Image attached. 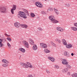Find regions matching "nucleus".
Wrapping results in <instances>:
<instances>
[{
  "label": "nucleus",
  "mask_w": 77,
  "mask_h": 77,
  "mask_svg": "<svg viewBox=\"0 0 77 77\" xmlns=\"http://www.w3.org/2000/svg\"><path fill=\"white\" fill-rule=\"evenodd\" d=\"M20 57H21V56H20Z\"/></svg>",
  "instance_id": "13d9d810"
},
{
  "label": "nucleus",
  "mask_w": 77,
  "mask_h": 77,
  "mask_svg": "<svg viewBox=\"0 0 77 77\" xmlns=\"http://www.w3.org/2000/svg\"><path fill=\"white\" fill-rule=\"evenodd\" d=\"M68 71V69L66 67L64 68L62 70V72L63 73H66V72H67Z\"/></svg>",
  "instance_id": "9b49d317"
},
{
  "label": "nucleus",
  "mask_w": 77,
  "mask_h": 77,
  "mask_svg": "<svg viewBox=\"0 0 77 77\" xmlns=\"http://www.w3.org/2000/svg\"><path fill=\"white\" fill-rule=\"evenodd\" d=\"M0 12L3 14H6L8 12L7 8L5 6H2L0 7Z\"/></svg>",
  "instance_id": "7ed1b4c3"
},
{
  "label": "nucleus",
  "mask_w": 77,
  "mask_h": 77,
  "mask_svg": "<svg viewBox=\"0 0 77 77\" xmlns=\"http://www.w3.org/2000/svg\"><path fill=\"white\" fill-rule=\"evenodd\" d=\"M7 36H8V37H10V36H11V35H7Z\"/></svg>",
  "instance_id": "864d4df0"
},
{
  "label": "nucleus",
  "mask_w": 77,
  "mask_h": 77,
  "mask_svg": "<svg viewBox=\"0 0 77 77\" xmlns=\"http://www.w3.org/2000/svg\"><path fill=\"white\" fill-rule=\"evenodd\" d=\"M27 77H33V76L32 75H29Z\"/></svg>",
  "instance_id": "49530a36"
},
{
  "label": "nucleus",
  "mask_w": 77,
  "mask_h": 77,
  "mask_svg": "<svg viewBox=\"0 0 77 77\" xmlns=\"http://www.w3.org/2000/svg\"><path fill=\"white\" fill-rule=\"evenodd\" d=\"M65 56H66V57H70V55H69V53L67 54Z\"/></svg>",
  "instance_id": "f704fd0d"
},
{
  "label": "nucleus",
  "mask_w": 77,
  "mask_h": 77,
  "mask_svg": "<svg viewBox=\"0 0 77 77\" xmlns=\"http://www.w3.org/2000/svg\"><path fill=\"white\" fill-rule=\"evenodd\" d=\"M72 77H77V74L76 73L72 75Z\"/></svg>",
  "instance_id": "cd10ccee"
},
{
  "label": "nucleus",
  "mask_w": 77,
  "mask_h": 77,
  "mask_svg": "<svg viewBox=\"0 0 77 77\" xmlns=\"http://www.w3.org/2000/svg\"><path fill=\"white\" fill-rule=\"evenodd\" d=\"M64 30H65V29H63V28H61L60 31V32H63V31Z\"/></svg>",
  "instance_id": "79ce46f5"
},
{
  "label": "nucleus",
  "mask_w": 77,
  "mask_h": 77,
  "mask_svg": "<svg viewBox=\"0 0 77 77\" xmlns=\"http://www.w3.org/2000/svg\"><path fill=\"white\" fill-rule=\"evenodd\" d=\"M31 17H32V18H33V17H35V15L34 13H31Z\"/></svg>",
  "instance_id": "a878e982"
},
{
  "label": "nucleus",
  "mask_w": 77,
  "mask_h": 77,
  "mask_svg": "<svg viewBox=\"0 0 77 77\" xmlns=\"http://www.w3.org/2000/svg\"><path fill=\"white\" fill-rule=\"evenodd\" d=\"M18 17L19 18H23L24 19H26L27 18V16L26 15V13L23 11H20L19 12L18 14Z\"/></svg>",
  "instance_id": "f257e3e1"
},
{
  "label": "nucleus",
  "mask_w": 77,
  "mask_h": 77,
  "mask_svg": "<svg viewBox=\"0 0 77 77\" xmlns=\"http://www.w3.org/2000/svg\"><path fill=\"white\" fill-rule=\"evenodd\" d=\"M66 47L67 48H72V46L71 44H68L66 45Z\"/></svg>",
  "instance_id": "412c9836"
},
{
  "label": "nucleus",
  "mask_w": 77,
  "mask_h": 77,
  "mask_svg": "<svg viewBox=\"0 0 77 77\" xmlns=\"http://www.w3.org/2000/svg\"><path fill=\"white\" fill-rule=\"evenodd\" d=\"M44 51L45 53H49L51 52L50 50H49L47 49H45L44 50Z\"/></svg>",
  "instance_id": "dca6fc26"
},
{
  "label": "nucleus",
  "mask_w": 77,
  "mask_h": 77,
  "mask_svg": "<svg viewBox=\"0 0 77 77\" xmlns=\"http://www.w3.org/2000/svg\"><path fill=\"white\" fill-rule=\"evenodd\" d=\"M70 74H71V73L70 72H68L67 74H68L69 75H70Z\"/></svg>",
  "instance_id": "09e8293b"
},
{
  "label": "nucleus",
  "mask_w": 77,
  "mask_h": 77,
  "mask_svg": "<svg viewBox=\"0 0 77 77\" xmlns=\"http://www.w3.org/2000/svg\"><path fill=\"white\" fill-rule=\"evenodd\" d=\"M55 41H56V42H58L59 44H60V43H61V41H60V40L57 38L56 39H55Z\"/></svg>",
  "instance_id": "bb28decb"
},
{
  "label": "nucleus",
  "mask_w": 77,
  "mask_h": 77,
  "mask_svg": "<svg viewBox=\"0 0 77 77\" xmlns=\"http://www.w3.org/2000/svg\"><path fill=\"white\" fill-rule=\"evenodd\" d=\"M38 7L39 8H42L43 7V5L42 4H40L38 6Z\"/></svg>",
  "instance_id": "2f4dec72"
},
{
  "label": "nucleus",
  "mask_w": 77,
  "mask_h": 77,
  "mask_svg": "<svg viewBox=\"0 0 77 77\" xmlns=\"http://www.w3.org/2000/svg\"><path fill=\"white\" fill-rule=\"evenodd\" d=\"M14 10H13V9H11V12L12 14H14Z\"/></svg>",
  "instance_id": "4c0bfd02"
},
{
  "label": "nucleus",
  "mask_w": 77,
  "mask_h": 77,
  "mask_svg": "<svg viewBox=\"0 0 77 77\" xmlns=\"http://www.w3.org/2000/svg\"><path fill=\"white\" fill-rule=\"evenodd\" d=\"M66 6H67V7H69L70 6V5L69 4H66Z\"/></svg>",
  "instance_id": "de8ad7c7"
},
{
  "label": "nucleus",
  "mask_w": 77,
  "mask_h": 77,
  "mask_svg": "<svg viewBox=\"0 0 77 77\" xmlns=\"http://www.w3.org/2000/svg\"><path fill=\"white\" fill-rule=\"evenodd\" d=\"M5 35H7V36H8V34H6Z\"/></svg>",
  "instance_id": "5fc2aeb1"
},
{
  "label": "nucleus",
  "mask_w": 77,
  "mask_h": 77,
  "mask_svg": "<svg viewBox=\"0 0 77 77\" xmlns=\"http://www.w3.org/2000/svg\"><path fill=\"white\" fill-rule=\"evenodd\" d=\"M66 65V68H68V69H71V66L68 64Z\"/></svg>",
  "instance_id": "b1692460"
},
{
  "label": "nucleus",
  "mask_w": 77,
  "mask_h": 77,
  "mask_svg": "<svg viewBox=\"0 0 77 77\" xmlns=\"http://www.w3.org/2000/svg\"><path fill=\"white\" fill-rule=\"evenodd\" d=\"M0 37H1V35L0 34Z\"/></svg>",
  "instance_id": "6e6d98bb"
},
{
  "label": "nucleus",
  "mask_w": 77,
  "mask_h": 77,
  "mask_svg": "<svg viewBox=\"0 0 77 77\" xmlns=\"http://www.w3.org/2000/svg\"><path fill=\"white\" fill-rule=\"evenodd\" d=\"M2 62L5 63H9V61L5 59H4L2 60Z\"/></svg>",
  "instance_id": "f3484780"
},
{
  "label": "nucleus",
  "mask_w": 77,
  "mask_h": 77,
  "mask_svg": "<svg viewBox=\"0 0 77 77\" xmlns=\"http://www.w3.org/2000/svg\"><path fill=\"white\" fill-rule=\"evenodd\" d=\"M48 59L50 60H51L53 62H54V60H55V59H54V58L53 57H48Z\"/></svg>",
  "instance_id": "f8f14e48"
},
{
  "label": "nucleus",
  "mask_w": 77,
  "mask_h": 77,
  "mask_svg": "<svg viewBox=\"0 0 77 77\" xmlns=\"http://www.w3.org/2000/svg\"><path fill=\"white\" fill-rule=\"evenodd\" d=\"M3 42L2 39H0V43H2Z\"/></svg>",
  "instance_id": "8fccbe9b"
},
{
  "label": "nucleus",
  "mask_w": 77,
  "mask_h": 77,
  "mask_svg": "<svg viewBox=\"0 0 77 77\" xmlns=\"http://www.w3.org/2000/svg\"><path fill=\"white\" fill-rule=\"evenodd\" d=\"M52 45H53V46H54V47H56V45H55V44H54V43H52Z\"/></svg>",
  "instance_id": "c03bdc74"
},
{
  "label": "nucleus",
  "mask_w": 77,
  "mask_h": 77,
  "mask_svg": "<svg viewBox=\"0 0 77 77\" xmlns=\"http://www.w3.org/2000/svg\"><path fill=\"white\" fill-rule=\"evenodd\" d=\"M62 42L64 45H66L67 43H66V41L65 39H63L62 40Z\"/></svg>",
  "instance_id": "aec40b11"
},
{
  "label": "nucleus",
  "mask_w": 77,
  "mask_h": 77,
  "mask_svg": "<svg viewBox=\"0 0 77 77\" xmlns=\"http://www.w3.org/2000/svg\"><path fill=\"white\" fill-rule=\"evenodd\" d=\"M62 63L63 65H68V62H67V60L66 59H64L62 61Z\"/></svg>",
  "instance_id": "1a4fd4ad"
},
{
  "label": "nucleus",
  "mask_w": 77,
  "mask_h": 77,
  "mask_svg": "<svg viewBox=\"0 0 77 77\" xmlns=\"http://www.w3.org/2000/svg\"><path fill=\"white\" fill-rule=\"evenodd\" d=\"M74 25L75 27H77V23H74Z\"/></svg>",
  "instance_id": "a18cd8bd"
},
{
  "label": "nucleus",
  "mask_w": 77,
  "mask_h": 77,
  "mask_svg": "<svg viewBox=\"0 0 77 77\" xmlns=\"http://www.w3.org/2000/svg\"><path fill=\"white\" fill-rule=\"evenodd\" d=\"M19 59H21V58H19Z\"/></svg>",
  "instance_id": "4d7b16f0"
},
{
  "label": "nucleus",
  "mask_w": 77,
  "mask_h": 77,
  "mask_svg": "<svg viewBox=\"0 0 77 77\" xmlns=\"http://www.w3.org/2000/svg\"><path fill=\"white\" fill-rule=\"evenodd\" d=\"M26 66L27 67H26V68H28L29 67L30 68H32V65H31V64L29 62L27 63Z\"/></svg>",
  "instance_id": "9d476101"
},
{
  "label": "nucleus",
  "mask_w": 77,
  "mask_h": 77,
  "mask_svg": "<svg viewBox=\"0 0 77 77\" xmlns=\"http://www.w3.org/2000/svg\"><path fill=\"white\" fill-rule=\"evenodd\" d=\"M32 49L34 51H36V50L38 49V47H37V46H36V45H34L32 47Z\"/></svg>",
  "instance_id": "ddd939ff"
},
{
  "label": "nucleus",
  "mask_w": 77,
  "mask_h": 77,
  "mask_svg": "<svg viewBox=\"0 0 77 77\" xmlns=\"http://www.w3.org/2000/svg\"><path fill=\"white\" fill-rule=\"evenodd\" d=\"M55 68H57V69H58L59 68V66H57V65H55Z\"/></svg>",
  "instance_id": "37998d69"
},
{
  "label": "nucleus",
  "mask_w": 77,
  "mask_h": 77,
  "mask_svg": "<svg viewBox=\"0 0 77 77\" xmlns=\"http://www.w3.org/2000/svg\"><path fill=\"white\" fill-rule=\"evenodd\" d=\"M3 47V44L2 43H0V47Z\"/></svg>",
  "instance_id": "e433bc0d"
},
{
  "label": "nucleus",
  "mask_w": 77,
  "mask_h": 77,
  "mask_svg": "<svg viewBox=\"0 0 77 77\" xmlns=\"http://www.w3.org/2000/svg\"><path fill=\"white\" fill-rule=\"evenodd\" d=\"M42 14H46V13H45V11H43L41 12Z\"/></svg>",
  "instance_id": "a19ab883"
},
{
  "label": "nucleus",
  "mask_w": 77,
  "mask_h": 77,
  "mask_svg": "<svg viewBox=\"0 0 77 77\" xmlns=\"http://www.w3.org/2000/svg\"><path fill=\"white\" fill-rule=\"evenodd\" d=\"M71 29L73 31H77V28L76 27H71Z\"/></svg>",
  "instance_id": "4be33fe9"
},
{
  "label": "nucleus",
  "mask_w": 77,
  "mask_h": 77,
  "mask_svg": "<svg viewBox=\"0 0 77 77\" xmlns=\"http://www.w3.org/2000/svg\"><path fill=\"white\" fill-rule=\"evenodd\" d=\"M61 29V28L60 27H57V30H58L59 31H60Z\"/></svg>",
  "instance_id": "72a5a7b5"
},
{
  "label": "nucleus",
  "mask_w": 77,
  "mask_h": 77,
  "mask_svg": "<svg viewBox=\"0 0 77 77\" xmlns=\"http://www.w3.org/2000/svg\"><path fill=\"white\" fill-rule=\"evenodd\" d=\"M14 26L17 28H19L20 26H21V24L20 23L16 22L14 23Z\"/></svg>",
  "instance_id": "0eeeda50"
},
{
  "label": "nucleus",
  "mask_w": 77,
  "mask_h": 77,
  "mask_svg": "<svg viewBox=\"0 0 77 77\" xmlns=\"http://www.w3.org/2000/svg\"><path fill=\"white\" fill-rule=\"evenodd\" d=\"M71 55L72 56H74V54H73V53H72L71 54Z\"/></svg>",
  "instance_id": "603ef678"
},
{
  "label": "nucleus",
  "mask_w": 77,
  "mask_h": 77,
  "mask_svg": "<svg viewBox=\"0 0 77 77\" xmlns=\"http://www.w3.org/2000/svg\"><path fill=\"white\" fill-rule=\"evenodd\" d=\"M20 64L21 66H22L23 68H27V64L23 63H22V62L20 63Z\"/></svg>",
  "instance_id": "423d86ee"
},
{
  "label": "nucleus",
  "mask_w": 77,
  "mask_h": 77,
  "mask_svg": "<svg viewBox=\"0 0 77 77\" xmlns=\"http://www.w3.org/2000/svg\"><path fill=\"white\" fill-rule=\"evenodd\" d=\"M55 12L57 15H59V10L57 9L54 8Z\"/></svg>",
  "instance_id": "2eb2a0df"
},
{
  "label": "nucleus",
  "mask_w": 77,
  "mask_h": 77,
  "mask_svg": "<svg viewBox=\"0 0 77 77\" xmlns=\"http://www.w3.org/2000/svg\"><path fill=\"white\" fill-rule=\"evenodd\" d=\"M69 53L67 51H65L64 53V56H65L67 54H68Z\"/></svg>",
  "instance_id": "ea45409f"
},
{
  "label": "nucleus",
  "mask_w": 77,
  "mask_h": 77,
  "mask_svg": "<svg viewBox=\"0 0 77 77\" xmlns=\"http://www.w3.org/2000/svg\"><path fill=\"white\" fill-rule=\"evenodd\" d=\"M16 8H17V5H14L13 8L12 9L15 11V10L16 9Z\"/></svg>",
  "instance_id": "393cba45"
},
{
  "label": "nucleus",
  "mask_w": 77,
  "mask_h": 77,
  "mask_svg": "<svg viewBox=\"0 0 77 77\" xmlns=\"http://www.w3.org/2000/svg\"><path fill=\"white\" fill-rule=\"evenodd\" d=\"M8 65H9V63H4L2 65V66L4 67V68H6V67H8Z\"/></svg>",
  "instance_id": "a211bd4d"
},
{
  "label": "nucleus",
  "mask_w": 77,
  "mask_h": 77,
  "mask_svg": "<svg viewBox=\"0 0 77 77\" xmlns=\"http://www.w3.org/2000/svg\"><path fill=\"white\" fill-rule=\"evenodd\" d=\"M46 70L47 73L48 74H50V71H49V70L46 69Z\"/></svg>",
  "instance_id": "c9c22d12"
},
{
  "label": "nucleus",
  "mask_w": 77,
  "mask_h": 77,
  "mask_svg": "<svg viewBox=\"0 0 77 77\" xmlns=\"http://www.w3.org/2000/svg\"><path fill=\"white\" fill-rule=\"evenodd\" d=\"M35 4L36 6H37V7H38V6L40 4V3L39 2H37L35 3Z\"/></svg>",
  "instance_id": "c85d7f7f"
},
{
  "label": "nucleus",
  "mask_w": 77,
  "mask_h": 77,
  "mask_svg": "<svg viewBox=\"0 0 77 77\" xmlns=\"http://www.w3.org/2000/svg\"><path fill=\"white\" fill-rule=\"evenodd\" d=\"M49 10L50 11H53V9H52V8H51V9H49Z\"/></svg>",
  "instance_id": "3c124183"
},
{
  "label": "nucleus",
  "mask_w": 77,
  "mask_h": 77,
  "mask_svg": "<svg viewBox=\"0 0 77 77\" xmlns=\"http://www.w3.org/2000/svg\"><path fill=\"white\" fill-rule=\"evenodd\" d=\"M2 40V41L3 43H4V42H6V38H3Z\"/></svg>",
  "instance_id": "c756f323"
},
{
  "label": "nucleus",
  "mask_w": 77,
  "mask_h": 77,
  "mask_svg": "<svg viewBox=\"0 0 77 77\" xmlns=\"http://www.w3.org/2000/svg\"><path fill=\"white\" fill-rule=\"evenodd\" d=\"M20 26H21L22 27L24 28L25 29H27V27H28V26L25 24H20Z\"/></svg>",
  "instance_id": "4468645a"
},
{
  "label": "nucleus",
  "mask_w": 77,
  "mask_h": 77,
  "mask_svg": "<svg viewBox=\"0 0 77 77\" xmlns=\"http://www.w3.org/2000/svg\"><path fill=\"white\" fill-rule=\"evenodd\" d=\"M38 30H39V31H42V28H41L40 27H39L38 28Z\"/></svg>",
  "instance_id": "473e14b6"
},
{
  "label": "nucleus",
  "mask_w": 77,
  "mask_h": 77,
  "mask_svg": "<svg viewBox=\"0 0 77 77\" xmlns=\"http://www.w3.org/2000/svg\"><path fill=\"white\" fill-rule=\"evenodd\" d=\"M7 44H8V47H9V48H11V45H10V44H9V43L8 42L7 43Z\"/></svg>",
  "instance_id": "58836bf2"
},
{
  "label": "nucleus",
  "mask_w": 77,
  "mask_h": 77,
  "mask_svg": "<svg viewBox=\"0 0 77 77\" xmlns=\"http://www.w3.org/2000/svg\"><path fill=\"white\" fill-rule=\"evenodd\" d=\"M7 39L8 40V41L9 42H11V38L8 37V38H7Z\"/></svg>",
  "instance_id": "7c9ffc66"
},
{
  "label": "nucleus",
  "mask_w": 77,
  "mask_h": 77,
  "mask_svg": "<svg viewBox=\"0 0 77 77\" xmlns=\"http://www.w3.org/2000/svg\"><path fill=\"white\" fill-rule=\"evenodd\" d=\"M19 50L20 51H21L22 52V53H25L26 51V50H25V49L23 48H20L19 49Z\"/></svg>",
  "instance_id": "6ab92c4d"
},
{
  "label": "nucleus",
  "mask_w": 77,
  "mask_h": 77,
  "mask_svg": "<svg viewBox=\"0 0 77 77\" xmlns=\"http://www.w3.org/2000/svg\"><path fill=\"white\" fill-rule=\"evenodd\" d=\"M40 45L41 47L43 48H47V45L44 43H40Z\"/></svg>",
  "instance_id": "39448f33"
},
{
  "label": "nucleus",
  "mask_w": 77,
  "mask_h": 77,
  "mask_svg": "<svg viewBox=\"0 0 77 77\" xmlns=\"http://www.w3.org/2000/svg\"><path fill=\"white\" fill-rule=\"evenodd\" d=\"M28 41L29 42V44H30L31 45H34V42L32 39L29 38L28 39Z\"/></svg>",
  "instance_id": "6e6552de"
},
{
  "label": "nucleus",
  "mask_w": 77,
  "mask_h": 77,
  "mask_svg": "<svg viewBox=\"0 0 77 77\" xmlns=\"http://www.w3.org/2000/svg\"><path fill=\"white\" fill-rule=\"evenodd\" d=\"M49 19L51 20V23H54V24H57L59 23V21L56 19L53 16H50L49 17Z\"/></svg>",
  "instance_id": "f03ea898"
},
{
  "label": "nucleus",
  "mask_w": 77,
  "mask_h": 77,
  "mask_svg": "<svg viewBox=\"0 0 77 77\" xmlns=\"http://www.w3.org/2000/svg\"><path fill=\"white\" fill-rule=\"evenodd\" d=\"M23 11H24L25 13H26V15H28V16H29V14L28 13V11H27V10L25 9H24L23 10Z\"/></svg>",
  "instance_id": "5701e85b"
},
{
  "label": "nucleus",
  "mask_w": 77,
  "mask_h": 77,
  "mask_svg": "<svg viewBox=\"0 0 77 77\" xmlns=\"http://www.w3.org/2000/svg\"><path fill=\"white\" fill-rule=\"evenodd\" d=\"M23 44L25 45V47H26V48H29V43L27 42H26L25 40H24L23 41Z\"/></svg>",
  "instance_id": "20e7f679"
}]
</instances>
